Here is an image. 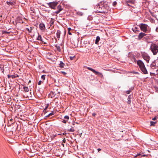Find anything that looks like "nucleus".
Segmentation results:
<instances>
[{
	"mask_svg": "<svg viewBox=\"0 0 158 158\" xmlns=\"http://www.w3.org/2000/svg\"><path fill=\"white\" fill-rule=\"evenodd\" d=\"M95 8L100 13H107L110 10L109 3L106 1L100 2L95 6Z\"/></svg>",
	"mask_w": 158,
	"mask_h": 158,
	"instance_id": "1",
	"label": "nucleus"
},
{
	"mask_svg": "<svg viewBox=\"0 0 158 158\" xmlns=\"http://www.w3.org/2000/svg\"><path fill=\"white\" fill-rule=\"evenodd\" d=\"M150 49L154 55H156L158 52V46L155 44L152 43Z\"/></svg>",
	"mask_w": 158,
	"mask_h": 158,
	"instance_id": "2",
	"label": "nucleus"
},
{
	"mask_svg": "<svg viewBox=\"0 0 158 158\" xmlns=\"http://www.w3.org/2000/svg\"><path fill=\"white\" fill-rule=\"evenodd\" d=\"M87 69H88L89 70L92 72L96 75H97L98 77L101 78H104L103 75L102 73H100L99 72L97 71L94 69L90 67H88Z\"/></svg>",
	"mask_w": 158,
	"mask_h": 158,
	"instance_id": "3",
	"label": "nucleus"
},
{
	"mask_svg": "<svg viewBox=\"0 0 158 158\" xmlns=\"http://www.w3.org/2000/svg\"><path fill=\"white\" fill-rule=\"evenodd\" d=\"M140 30L145 33H146L148 31V26L147 24L143 23H140L139 25Z\"/></svg>",
	"mask_w": 158,
	"mask_h": 158,
	"instance_id": "4",
	"label": "nucleus"
},
{
	"mask_svg": "<svg viewBox=\"0 0 158 158\" xmlns=\"http://www.w3.org/2000/svg\"><path fill=\"white\" fill-rule=\"evenodd\" d=\"M58 2L57 1L50 2L47 3L50 8L52 9H56V7L57 6Z\"/></svg>",
	"mask_w": 158,
	"mask_h": 158,
	"instance_id": "5",
	"label": "nucleus"
},
{
	"mask_svg": "<svg viewBox=\"0 0 158 158\" xmlns=\"http://www.w3.org/2000/svg\"><path fill=\"white\" fill-rule=\"evenodd\" d=\"M142 56L143 58L145 60L146 62L148 63L149 62L150 60V56H148V54L145 52H143L141 53Z\"/></svg>",
	"mask_w": 158,
	"mask_h": 158,
	"instance_id": "6",
	"label": "nucleus"
},
{
	"mask_svg": "<svg viewBox=\"0 0 158 158\" xmlns=\"http://www.w3.org/2000/svg\"><path fill=\"white\" fill-rule=\"evenodd\" d=\"M100 16L99 15H97L94 17L93 21L96 24H98L101 21Z\"/></svg>",
	"mask_w": 158,
	"mask_h": 158,
	"instance_id": "7",
	"label": "nucleus"
},
{
	"mask_svg": "<svg viewBox=\"0 0 158 158\" xmlns=\"http://www.w3.org/2000/svg\"><path fill=\"white\" fill-rule=\"evenodd\" d=\"M135 2V0H128L126 1V3L128 6L133 7L132 5L134 4Z\"/></svg>",
	"mask_w": 158,
	"mask_h": 158,
	"instance_id": "8",
	"label": "nucleus"
},
{
	"mask_svg": "<svg viewBox=\"0 0 158 158\" xmlns=\"http://www.w3.org/2000/svg\"><path fill=\"white\" fill-rule=\"evenodd\" d=\"M137 64L139 66L140 69L145 66L144 63L141 60H137Z\"/></svg>",
	"mask_w": 158,
	"mask_h": 158,
	"instance_id": "9",
	"label": "nucleus"
},
{
	"mask_svg": "<svg viewBox=\"0 0 158 158\" xmlns=\"http://www.w3.org/2000/svg\"><path fill=\"white\" fill-rule=\"evenodd\" d=\"M57 10L55 11L54 13L57 14H59L61 11L63 10L62 6L60 5H59L56 7Z\"/></svg>",
	"mask_w": 158,
	"mask_h": 158,
	"instance_id": "10",
	"label": "nucleus"
},
{
	"mask_svg": "<svg viewBox=\"0 0 158 158\" xmlns=\"http://www.w3.org/2000/svg\"><path fill=\"white\" fill-rule=\"evenodd\" d=\"M15 23L16 24L18 23H24V22L22 20L21 17L18 16L16 18V19Z\"/></svg>",
	"mask_w": 158,
	"mask_h": 158,
	"instance_id": "11",
	"label": "nucleus"
},
{
	"mask_svg": "<svg viewBox=\"0 0 158 158\" xmlns=\"http://www.w3.org/2000/svg\"><path fill=\"white\" fill-rule=\"evenodd\" d=\"M146 35V34L142 32L140 33L138 35V40H140L144 36Z\"/></svg>",
	"mask_w": 158,
	"mask_h": 158,
	"instance_id": "12",
	"label": "nucleus"
},
{
	"mask_svg": "<svg viewBox=\"0 0 158 158\" xmlns=\"http://www.w3.org/2000/svg\"><path fill=\"white\" fill-rule=\"evenodd\" d=\"M39 28L41 30H44L45 29L44 24L43 23H41L39 25Z\"/></svg>",
	"mask_w": 158,
	"mask_h": 158,
	"instance_id": "13",
	"label": "nucleus"
},
{
	"mask_svg": "<svg viewBox=\"0 0 158 158\" xmlns=\"http://www.w3.org/2000/svg\"><path fill=\"white\" fill-rule=\"evenodd\" d=\"M56 95V94H55V92L52 91L48 94V98H54Z\"/></svg>",
	"mask_w": 158,
	"mask_h": 158,
	"instance_id": "14",
	"label": "nucleus"
},
{
	"mask_svg": "<svg viewBox=\"0 0 158 158\" xmlns=\"http://www.w3.org/2000/svg\"><path fill=\"white\" fill-rule=\"evenodd\" d=\"M140 69L144 74H147L148 73V71L145 67V66L140 68Z\"/></svg>",
	"mask_w": 158,
	"mask_h": 158,
	"instance_id": "15",
	"label": "nucleus"
},
{
	"mask_svg": "<svg viewBox=\"0 0 158 158\" xmlns=\"http://www.w3.org/2000/svg\"><path fill=\"white\" fill-rule=\"evenodd\" d=\"M132 30L134 32L137 33L139 32V29L137 27H135L132 28Z\"/></svg>",
	"mask_w": 158,
	"mask_h": 158,
	"instance_id": "16",
	"label": "nucleus"
},
{
	"mask_svg": "<svg viewBox=\"0 0 158 158\" xmlns=\"http://www.w3.org/2000/svg\"><path fill=\"white\" fill-rule=\"evenodd\" d=\"M156 60H155L151 64L150 66L152 69H154L156 68Z\"/></svg>",
	"mask_w": 158,
	"mask_h": 158,
	"instance_id": "17",
	"label": "nucleus"
},
{
	"mask_svg": "<svg viewBox=\"0 0 158 158\" xmlns=\"http://www.w3.org/2000/svg\"><path fill=\"white\" fill-rule=\"evenodd\" d=\"M38 36L37 38V40H39L41 41L42 43H44V41L43 40V39L41 36L38 33Z\"/></svg>",
	"mask_w": 158,
	"mask_h": 158,
	"instance_id": "18",
	"label": "nucleus"
},
{
	"mask_svg": "<svg viewBox=\"0 0 158 158\" xmlns=\"http://www.w3.org/2000/svg\"><path fill=\"white\" fill-rule=\"evenodd\" d=\"M59 67L61 68H64L65 64L62 61H60V64H59Z\"/></svg>",
	"mask_w": 158,
	"mask_h": 158,
	"instance_id": "19",
	"label": "nucleus"
},
{
	"mask_svg": "<svg viewBox=\"0 0 158 158\" xmlns=\"http://www.w3.org/2000/svg\"><path fill=\"white\" fill-rule=\"evenodd\" d=\"M60 34H61L60 31L59 30H58L57 31L56 35V37H57V38L58 39V40H59V39L60 38Z\"/></svg>",
	"mask_w": 158,
	"mask_h": 158,
	"instance_id": "20",
	"label": "nucleus"
},
{
	"mask_svg": "<svg viewBox=\"0 0 158 158\" xmlns=\"http://www.w3.org/2000/svg\"><path fill=\"white\" fill-rule=\"evenodd\" d=\"M100 40V38L99 36H98L96 37L95 43L97 44H98V42Z\"/></svg>",
	"mask_w": 158,
	"mask_h": 158,
	"instance_id": "21",
	"label": "nucleus"
},
{
	"mask_svg": "<svg viewBox=\"0 0 158 158\" xmlns=\"http://www.w3.org/2000/svg\"><path fill=\"white\" fill-rule=\"evenodd\" d=\"M54 19L53 18H51V20H50V22H49V24H50V27L52 26L53 24H54Z\"/></svg>",
	"mask_w": 158,
	"mask_h": 158,
	"instance_id": "22",
	"label": "nucleus"
},
{
	"mask_svg": "<svg viewBox=\"0 0 158 158\" xmlns=\"http://www.w3.org/2000/svg\"><path fill=\"white\" fill-rule=\"evenodd\" d=\"M55 47H56L57 50L59 52L61 51V49L60 46H58L57 44L55 45Z\"/></svg>",
	"mask_w": 158,
	"mask_h": 158,
	"instance_id": "23",
	"label": "nucleus"
},
{
	"mask_svg": "<svg viewBox=\"0 0 158 158\" xmlns=\"http://www.w3.org/2000/svg\"><path fill=\"white\" fill-rule=\"evenodd\" d=\"M131 60L132 61L135 62V63H136V60L134 55L131 58Z\"/></svg>",
	"mask_w": 158,
	"mask_h": 158,
	"instance_id": "24",
	"label": "nucleus"
},
{
	"mask_svg": "<svg viewBox=\"0 0 158 158\" xmlns=\"http://www.w3.org/2000/svg\"><path fill=\"white\" fill-rule=\"evenodd\" d=\"M57 94H58L59 95H56L54 99H58L59 98L61 99L60 96V93L58 92Z\"/></svg>",
	"mask_w": 158,
	"mask_h": 158,
	"instance_id": "25",
	"label": "nucleus"
},
{
	"mask_svg": "<svg viewBox=\"0 0 158 158\" xmlns=\"http://www.w3.org/2000/svg\"><path fill=\"white\" fill-rule=\"evenodd\" d=\"M24 91L25 92H28L29 91V89L27 87L24 86L23 87Z\"/></svg>",
	"mask_w": 158,
	"mask_h": 158,
	"instance_id": "26",
	"label": "nucleus"
},
{
	"mask_svg": "<svg viewBox=\"0 0 158 158\" xmlns=\"http://www.w3.org/2000/svg\"><path fill=\"white\" fill-rule=\"evenodd\" d=\"M75 130L73 128V127H72L71 128H68V131L71 132H73Z\"/></svg>",
	"mask_w": 158,
	"mask_h": 158,
	"instance_id": "27",
	"label": "nucleus"
},
{
	"mask_svg": "<svg viewBox=\"0 0 158 158\" xmlns=\"http://www.w3.org/2000/svg\"><path fill=\"white\" fill-rule=\"evenodd\" d=\"M26 29L27 31L29 33H31L32 32V28L31 27H30V29H29V28H26Z\"/></svg>",
	"mask_w": 158,
	"mask_h": 158,
	"instance_id": "28",
	"label": "nucleus"
},
{
	"mask_svg": "<svg viewBox=\"0 0 158 158\" xmlns=\"http://www.w3.org/2000/svg\"><path fill=\"white\" fill-rule=\"evenodd\" d=\"M6 3L7 5H9L13 6L14 4V3L13 2H11L10 1H7Z\"/></svg>",
	"mask_w": 158,
	"mask_h": 158,
	"instance_id": "29",
	"label": "nucleus"
},
{
	"mask_svg": "<svg viewBox=\"0 0 158 158\" xmlns=\"http://www.w3.org/2000/svg\"><path fill=\"white\" fill-rule=\"evenodd\" d=\"M94 17H93L91 15H89L87 18V19L89 20V21L92 20H93Z\"/></svg>",
	"mask_w": 158,
	"mask_h": 158,
	"instance_id": "30",
	"label": "nucleus"
},
{
	"mask_svg": "<svg viewBox=\"0 0 158 158\" xmlns=\"http://www.w3.org/2000/svg\"><path fill=\"white\" fill-rule=\"evenodd\" d=\"M157 123L156 122L151 121L150 122L151 126H154Z\"/></svg>",
	"mask_w": 158,
	"mask_h": 158,
	"instance_id": "31",
	"label": "nucleus"
},
{
	"mask_svg": "<svg viewBox=\"0 0 158 158\" xmlns=\"http://www.w3.org/2000/svg\"><path fill=\"white\" fill-rule=\"evenodd\" d=\"M19 77V76L17 74L12 75V79H14V78H16L17 77Z\"/></svg>",
	"mask_w": 158,
	"mask_h": 158,
	"instance_id": "32",
	"label": "nucleus"
},
{
	"mask_svg": "<svg viewBox=\"0 0 158 158\" xmlns=\"http://www.w3.org/2000/svg\"><path fill=\"white\" fill-rule=\"evenodd\" d=\"M71 30V29L70 27H69L68 28V34L69 35H72L70 31Z\"/></svg>",
	"mask_w": 158,
	"mask_h": 158,
	"instance_id": "33",
	"label": "nucleus"
},
{
	"mask_svg": "<svg viewBox=\"0 0 158 158\" xmlns=\"http://www.w3.org/2000/svg\"><path fill=\"white\" fill-rule=\"evenodd\" d=\"M54 113H53V112H52V113L49 114L48 115H47V116H46L45 117H49L50 116H52V115H53L54 114Z\"/></svg>",
	"mask_w": 158,
	"mask_h": 158,
	"instance_id": "34",
	"label": "nucleus"
},
{
	"mask_svg": "<svg viewBox=\"0 0 158 158\" xmlns=\"http://www.w3.org/2000/svg\"><path fill=\"white\" fill-rule=\"evenodd\" d=\"M10 32H8L6 31H2V34H9L10 33Z\"/></svg>",
	"mask_w": 158,
	"mask_h": 158,
	"instance_id": "35",
	"label": "nucleus"
},
{
	"mask_svg": "<svg viewBox=\"0 0 158 158\" xmlns=\"http://www.w3.org/2000/svg\"><path fill=\"white\" fill-rule=\"evenodd\" d=\"M46 75H43L41 76V78L43 80H44L45 79Z\"/></svg>",
	"mask_w": 158,
	"mask_h": 158,
	"instance_id": "36",
	"label": "nucleus"
},
{
	"mask_svg": "<svg viewBox=\"0 0 158 158\" xmlns=\"http://www.w3.org/2000/svg\"><path fill=\"white\" fill-rule=\"evenodd\" d=\"M5 102H7L8 103H10V101H11V99H4Z\"/></svg>",
	"mask_w": 158,
	"mask_h": 158,
	"instance_id": "37",
	"label": "nucleus"
},
{
	"mask_svg": "<svg viewBox=\"0 0 158 158\" xmlns=\"http://www.w3.org/2000/svg\"><path fill=\"white\" fill-rule=\"evenodd\" d=\"M48 105L46 106L45 109L44 110H43V112L45 113H46V110L48 108Z\"/></svg>",
	"mask_w": 158,
	"mask_h": 158,
	"instance_id": "38",
	"label": "nucleus"
},
{
	"mask_svg": "<svg viewBox=\"0 0 158 158\" xmlns=\"http://www.w3.org/2000/svg\"><path fill=\"white\" fill-rule=\"evenodd\" d=\"M117 4V2L116 1H114L113 2L112 5L113 6H115Z\"/></svg>",
	"mask_w": 158,
	"mask_h": 158,
	"instance_id": "39",
	"label": "nucleus"
},
{
	"mask_svg": "<svg viewBox=\"0 0 158 158\" xmlns=\"http://www.w3.org/2000/svg\"><path fill=\"white\" fill-rule=\"evenodd\" d=\"M64 118L68 120L69 119V117L68 116L66 115L64 117Z\"/></svg>",
	"mask_w": 158,
	"mask_h": 158,
	"instance_id": "40",
	"label": "nucleus"
},
{
	"mask_svg": "<svg viewBox=\"0 0 158 158\" xmlns=\"http://www.w3.org/2000/svg\"><path fill=\"white\" fill-rule=\"evenodd\" d=\"M131 73H132L133 74H138L139 73L138 72H135L134 71H133L131 72Z\"/></svg>",
	"mask_w": 158,
	"mask_h": 158,
	"instance_id": "41",
	"label": "nucleus"
},
{
	"mask_svg": "<svg viewBox=\"0 0 158 158\" xmlns=\"http://www.w3.org/2000/svg\"><path fill=\"white\" fill-rule=\"evenodd\" d=\"M43 82V81H40L39 82L38 84L39 85H40Z\"/></svg>",
	"mask_w": 158,
	"mask_h": 158,
	"instance_id": "42",
	"label": "nucleus"
},
{
	"mask_svg": "<svg viewBox=\"0 0 158 158\" xmlns=\"http://www.w3.org/2000/svg\"><path fill=\"white\" fill-rule=\"evenodd\" d=\"M68 120H63L62 121V122L64 123H66L67 122Z\"/></svg>",
	"mask_w": 158,
	"mask_h": 158,
	"instance_id": "43",
	"label": "nucleus"
},
{
	"mask_svg": "<svg viewBox=\"0 0 158 158\" xmlns=\"http://www.w3.org/2000/svg\"><path fill=\"white\" fill-rule=\"evenodd\" d=\"M134 89V87H131L130 88H129V90H131H131H133Z\"/></svg>",
	"mask_w": 158,
	"mask_h": 158,
	"instance_id": "44",
	"label": "nucleus"
},
{
	"mask_svg": "<svg viewBox=\"0 0 158 158\" xmlns=\"http://www.w3.org/2000/svg\"><path fill=\"white\" fill-rule=\"evenodd\" d=\"M131 92V90H127L126 91V93L127 94H129Z\"/></svg>",
	"mask_w": 158,
	"mask_h": 158,
	"instance_id": "45",
	"label": "nucleus"
},
{
	"mask_svg": "<svg viewBox=\"0 0 158 158\" xmlns=\"http://www.w3.org/2000/svg\"><path fill=\"white\" fill-rule=\"evenodd\" d=\"M157 118H158L156 116V117H155L154 118H153L152 119V120H156L157 119Z\"/></svg>",
	"mask_w": 158,
	"mask_h": 158,
	"instance_id": "46",
	"label": "nucleus"
},
{
	"mask_svg": "<svg viewBox=\"0 0 158 158\" xmlns=\"http://www.w3.org/2000/svg\"><path fill=\"white\" fill-rule=\"evenodd\" d=\"M132 97H133L132 95H129L128 96V99H131Z\"/></svg>",
	"mask_w": 158,
	"mask_h": 158,
	"instance_id": "47",
	"label": "nucleus"
},
{
	"mask_svg": "<svg viewBox=\"0 0 158 158\" xmlns=\"http://www.w3.org/2000/svg\"><path fill=\"white\" fill-rule=\"evenodd\" d=\"M131 102V99H128V101L127 102L128 104H130Z\"/></svg>",
	"mask_w": 158,
	"mask_h": 158,
	"instance_id": "48",
	"label": "nucleus"
},
{
	"mask_svg": "<svg viewBox=\"0 0 158 158\" xmlns=\"http://www.w3.org/2000/svg\"><path fill=\"white\" fill-rule=\"evenodd\" d=\"M61 73L62 74H63L64 75H65L67 74L64 71H61Z\"/></svg>",
	"mask_w": 158,
	"mask_h": 158,
	"instance_id": "49",
	"label": "nucleus"
},
{
	"mask_svg": "<svg viewBox=\"0 0 158 158\" xmlns=\"http://www.w3.org/2000/svg\"><path fill=\"white\" fill-rule=\"evenodd\" d=\"M96 115V114L95 113H92V115L94 117Z\"/></svg>",
	"mask_w": 158,
	"mask_h": 158,
	"instance_id": "50",
	"label": "nucleus"
},
{
	"mask_svg": "<svg viewBox=\"0 0 158 158\" xmlns=\"http://www.w3.org/2000/svg\"><path fill=\"white\" fill-rule=\"evenodd\" d=\"M75 56H70V58L71 60H73L74 58V57Z\"/></svg>",
	"mask_w": 158,
	"mask_h": 158,
	"instance_id": "51",
	"label": "nucleus"
},
{
	"mask_svg": "<svg viewBox=\"0 0 158 158\" xmlns=\"http://www.w3.org/2000/svg\"><path fill=\"white\" fill-rule=\"evenodd\" d=\"M7 77H8V78L9 79L10 78V77H11L12 78V75H7Z\"/></svg>",
	"mask_w": 158,
	"mask_h": 158,
	"instance_id": "52",
	"label": "nucleus"
},
{
	"mask_svg": "<svg viewBox=\"0 0 158 158\" xmlns=\"http://www.w3.org/2000/svg\"><path fill=\"white\" fill-rule=\"evenodd\" d=\"M66 140H65V138H64L63 140V142L64 143H65L66 142Z\"/></svg>",
	"mask_w": 158,
	"mask_h": 158,
	"instance_id": "53",
	"label": "nucleus"
},
{
	"mask_svg": "<svg viewBox=\"0 0 158 158\" xmlns=\"http://www.w3.org/2000/svg\"><path fill=\"white\" fill-rule=\"evenodd\" d=\"M0 102H1V103H4V100L3 99H1L0 101Z\"/></svg>",
	"mask_w": 158,
	"mask_h": 158,
	"instance_id": "54",
	"label": "nucleus"
},
{
	"mask_svg": "<svg viewBox=\"0 0 158 158\" xmlns=\"http://www.w3.org/2000/svg\"><path fill=\"white\" fill-rule=\"evenodd\" d=\"M156 31L157 32H158V27H157L156 28Z\"/></svg>",
	"mask_w": 158,
	"mask_h": 158,
	"instance_id": "55",
	"label": "nucleus"
},
{
	"mask_svg": "<svg viewBox=\"0 0 158 158\" xmlns=\"http://www.w3.org/2000/svg\"><path fill=\"white\" fill-rule=\"evenodd\" d=\"M98 152H99V151H101V149L100 148H98Z\"/></svg>",
	"mask_w": 158,
	"mask_h": 158,
	"instance_id": "56",
	"label": "nucleus"
},
{
	"mask_svg": "<svg viewBox=\"0 0 158 158\" xmlns=\"http://www.w3.org/2000/svg\"><path fill=\"white\" fill-rule=\"evenodd\" d=\"M66 33V31L65 30L64 31V35H65Z\"/></svg>",
	"mask_w": 158,
	"mask_h": 158,
	"instance_id": "57",
	"label": "nucleus"
},
{
	"mask_svg": "<svg viewBox=\"0 0 158 158\" xmlns=\"http://www.w3.org/2000/svg\"><path fill=\"white\" fill-rule=\"evenodd\" d=\"M42 72H43V73H46V72H45V70H43V71Z\"/></svg>",
	"mask_w": 158,
	"mask_h": 158,
	"instance_id": "58",
	"label": "nucleus"
},
{
	"mask_svg": "<svg viewBox=\"0 0 158 158\" xmlns=\"http://www.w3.org/2000/svg\"><path fill=\"white\" fill-rule=\"evenodd\" d=\"M13 120V119H10V122H12Z\"/></svg>",
	"mask_w": 158,
	"mask_h": 158,
	"instance_id": "59",
	"label": "nucleus"
},
{
	"mask_svg": "<svg viewBox=\"0 0 158 158\" xmlns=\"http://www.w3.org/2000/svg\"><path fill=\"white\" fill-rule=\"evenodd\" d=\"M145 156V155H142V156Z\"/></svg>",
	"mask_w": 158,
	"mask_h": 158,
	"instance_id": "60",
	"label": "nucleus"
},
{
	"mask_svg": "<svg viewBox=\"0 0 158 158\" xmlns=\"http://www.w3.org/2000/svg\"><path fill=\"white\" fill-rule=\"evenodd\" d=\"M17 99H13V100H15V101Z\"/></svg>",
	"mask_w": 158,
	"mask_h": 158,
	"instance_id": "61",
	"label": "nucleus"
},
{
	"mask_svg": "<svg viewBox=\"0 0 158 158\" xmlns=\"http://www.w3.org/2000/svg\"><path fill=\"white\" fill-rule=\"evenodd\" d=\"M65 134H66V133H63V135H64Z\"/></svg>",
	"mask_w": 158,
	"mask_h": 158,
	"instance_id": "62",
	"label": "nucleus"
},
{
	"mask_svg": "<svg viewBox=\"0 0 158 158\" xmlns=\"http://www.w3.org/2000/svg\"><path fill=\"white\" fill-rule=\"evenodd\" d=\"M31 82V81L29 80V82Z\"/></svg>",
	"mask_w": 158,
	"mask_h": 158,
	"instance_id": "63",
	"label": "nucleus"
},
{
	"mask_svg": "<svg viewBox=\"0 0 158 158\" xmlns=\"http://www.w3.org/2000/svg\"><path fill=\"white\" fill-rule=\"evenodd\" d=\"M46 44V43H44V44Z\"/></svg>",
	"mask_w": 158,
	"mask_h": 158,
	"instance_id": "64",
	"label": "nucleus"
}]
</instances>
